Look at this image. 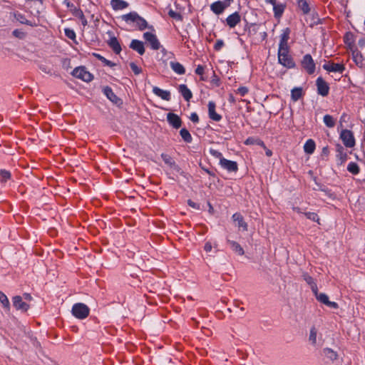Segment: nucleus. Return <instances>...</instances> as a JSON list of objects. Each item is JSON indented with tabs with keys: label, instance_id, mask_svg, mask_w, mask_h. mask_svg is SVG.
Instances as JSON below:
<instances>
[{
	"label": "nucleus",
	"instance_id": "nucleus-38",
	"mask_svg": "<svg viewBox=\"0 0 365 365\" xmlns=\"http://www.w3.org/2000/svg\"><path fill=\"white\" fill-rule=\"evenodd\" d=\"M14 18L16 21H19L21 24L31 25L30 21H28L25 16L21 13L16 12L14 14Z\"/></svg>",
	"mask_w": 365,
	"mask_h": 365
},
{
	"label": "nucleus",
	"instance_id": "nucleus-25",
	"mask_svg": "<svg viewBox=\"0 0 365 365\" xmlns=\"http://www.w3.org/2000/svg\"><path fill=\"white\" fill-rule=\"evenodd\" d=\"M227 243L230 245L231 249L237 255H243L245 252L242 247L239 243L232 240H227Z\"/></svg>",
	"mask_w": 365,
	"mask_h": 365
},
{
	"label": "nucleus",
	"instance_id": "nucleus-54",
	"mask_svg": "<svg viewBox=\"0 0 365 365\" xmlns=\"http://www.w3.org/2000/svg\"><path fill=\"white\" fill-rule=\"evenodd\" d=\"M103 63L106 65V66H110V67H113L114 66H115V63H113L112 61H109V60H107L106 58H103Z\"/></svg>",
	"mask_w": 365,
	"mask_h": 365
},
{
	"label": "nucleus",
	"instance_id": "nucleus-1",
	"mask_svg": "<svg viewBox=\"0 0 365 365\" xmlns=\"http://www.w3.org/2000/svg\"><path fill=\"white\" fill-rule=\"evenodd\" d=\"M121 19L128 24L133 25L140 31H143L148 27L146 20L139 16L138 14L135 11H132L121 16Z\"/></svg>",
	"mask_w": 365,
	"mask_h": 365
},
{
	"label": "nucleus",
	"instance_id": "nucleus-53",
	"mask_svg": "<svg viewBox=\"0 0 365 365\" xmlns=\"http://www.w3.org/2000/svg\"><path fill=\"white\" fill-rule=\"evenodd\" d=\"M169 15L170 16L174 18V19H180V15L173 11H169Z\"/></svg>",
	"mask_w": 365,
	"mask_h": 365
},
{
	"label": "nucleus",
	"instance_id": "nucleus-20",
	"mask_svg": "<svg viewBox=\"0 0 365 365\" xmlns=\"http://www.w3.org/2000/svg\"><path fill=\"white\" fill-rule=\"evenodd\" d=\"M130 47L136 51L140 55H143L145 53L143 43L139 40H133L130 43Z\"/></svg>",
	"mask_w": 365,
	"mask_h": 365
},
{
	"label": "nucleus",
	"instance_id": "nucleus-63",
	"mask_svg": "<svg viewBox=\"0 0 365 365\" xmlns=\"http://www.w3.org/2000/svg\"><path fill=\"white\" fill-rule=\"evenodd\" d=\"M80 19L81 20V21H82V24H83V26L87 25V23H88V22H87V20L86 19V18H85V16H83V19Z\"/></svg>",
	"mask_w": 365,
	"mask_h": 365
},
{
	"label": "nucleus",
	"instance_id": "nucleus-31",
	"mask_svg": "<svg viewBox=\"0 0 365 365\" xmlns=\"http://www.w3.org/2000/svg\"><path fill=\"white\" fill-rule=\"evenodd\" d=\"M302 96V90L301 88H294L291 91V97L294 101H298Z\"/></svg>",
	"mask_w": 365,
	"mask_h": 365
},
{
	"label": "nucleus",
	"instance_id": "nucleus-9",
	"mask_svg": "<svg viewBox=\"0 0 365 365\" xmlns=\"http://www.w3.org/2000/svg\"><path fill=\"white\" fill-rule=\"evenodd\" d=\"M323 68L329 72H334L342 73L345 70V67L343 64L334 63L333 62H327L323 65Z\"/></svg>",
	"mask_w": 365,
	"mask_h": 365
},
{
	"label": "nucleus",
	"instance_id": "nucleus-29",
	"mask_svg": "<svg viewBox=\"0 0 365 365\" xmlns=\"http://www.w3.org/2000/svg\"><path fill=\"white\" fill-rule=\"evenodd\" d=\"M304 279L306 282L310 285L311 289L313 292H316L317 290V284L314 282V279L307 274L303 275Z\"/></svg>",
	"mask_w": 365,
	"mask_h": 365
},
{
	"label": "nucleus",
	"instance_id": "nucleus-62",
	"mask_svg": "<svg viewBox=\"0 0 365 365\" xmlns=\"http://www.w3.org/2000/svg\"><path fill=\"white\" fill-rule=\"evenodd\" d=\"M340 151H344V148L341 145H337V153H340Z\"/></svg>",
	"mask_w": 365,
	"mask_h": 365
},
{
	"label": "nucleus",
	"instance_id": "nucleus-24",
	"mask_svg": "<svg viewBox=\"0 0 365 365\" xmlns=\"http://www.w3.org/2000/svg\"><path fill=\"white\" fill-rule=\"evenodd\" d=\"M110 4L114 10H120L128 6V4L123 0H111Z\"/></svg>",
	"mask_w": 365,
	"mask_h": 365
},
{
	"label": "nucleus",
	"instance_id": "nucleus-35",
	"mask_svg": "<svg viewBox=\"0 0 365 365\" xmlns=\"http://www.w3.org/2000/svg\"><path fill=\"white\" fill-rule=\"evenodd\" d=\"M347 170L354 175H357L359 173V167L356 163L351 162L347 166Z\"/></svg>",
	"mask_w": 365,
	"mask_h": 365
},
{
	"label": "nucleus",
	"instance_id": "nucleus-14",
	"mask_svg": "<svg viewBox=\"0 0 365 365\" xmlns=\"http://www.w3.org/2000/svg\"><path fill=\"white\" fill-rule=\"evenodd\" d=\"M241 17L238 12H235L228 16L226 19V23L230 28H234L237 24L240 22Z\"/></svg>",
	"mask_w": 365,
	"mask_h": 365
},
{
	"label": "nucleus",
	"instance_id": "nucleus-58",
	"mask_svg": "<svg viewBox=\"0 0 365 365\" xmlns=\"http://www.w3.org/2000/svg\"><path fill=\"white\" fill-rule=\"evenodd\" d=\"M64 4H66L67 7L71 8V10L73 9V7H75L72 3L67 0L64 1Z\"/></svg>",
	"mask_w": 365,
	"mask_h": 365
},
{
	"label": "nucleus",
	"instance_id": "nucleus-28",
	"mask_svg": "<svg viewBox=\"0 0 365 365\" xmlns=\"http://www.w3.org/2000/svg\"><path fill=\"white\" fill-rule=\"evenodd\" d=\"M285 9V5L282 3H277L273 7L274 16L276 18H279L282 16L284 11Z\"/></svg>",
	"mask_w": 365,
	"mask_h": 365
},
{
	"label": "nucleus",
	"instance_id": "nucleus-19",
	"mask_svg": "<svg viewBox=\"0 0 365 365\" xmlns=\"http://www.w3.org/2000/svg\"><path fill=\"white\" fill-rule=\"evenodd\" d=\"M178 91L181 93L184 99L187 101H189L192 97V93L191 91L185 84H180L178 86Z\"/></svg>",
	"mask_w": 365,
	"mask_h": 365
},
{
	"label": "nucleus",
	"instance_id": "nucleus-10",
	"mask_svg": "<svg viewBox=\"0 0 365 365\" xmlns=\"http://www.w3.org/2000/svg\"><path fill=\"white\" fill-rule=\"evenodd\" d=\"M12 302L14 307L21 312H26L29 308V305L23 301V297L21 296L14 297Z\"/></svg>",
	"mask_w": 365,
	"mask_h": 365
},
{
	"label": "nucleus",
	"instance_id": "nucleus-55",
	"mask_svg": "<svg viewBox=\"0 0 365 365\" xmlns=\"http://www.w3.org/2000/svg\"><path fill=\"white\" fill-rule=\"evenodd\" d=\"M327 306L331 307V308H333V309H336L338 308V304L337 303L334 302H331L329 300V302H327V304H326Z\"/></svg>",
	"mask_w": 365,
	"mask_h": 365
},
{
	"label": "nucleus",
	"instance_id": "nucleus-41",
	"mask_svg": "<svg viewBox=\"0 0 365 365\" xmlns=\"http://www.w3.org/2000/svg\"><path fill=\"white\" fill-rule=\"evenodd\" d=\"M337 160L339 164H343L347 159V154L344 151H340V153L336 155Z\"/></svg>",
	"mask_w": 365,
	"mask_h": 365
},
{
	"label": "nucleus",
	"instance_id": "nucleus-59",
	"mask_svg": "<svg viewBox=\"0 0 365 365\" xmlns=\"http://www.w3.org/2000/svg\"><path fill=\"white\" fill-rule=\"evenodd\" d=\"M265 2L272 4L273 7L277 4V0H265Z\"/></svg>",
	"mask_w": 365,
	"mask_h": 365
},
{
	"label": "nucleus",
	"instance_id": "nucleus-32",
	"mask_svg": "<svg viewBox=\"0 0 365 365\" xmlns=\"http://www.w3.org/2000/svg\"><path fill=\"white\" fill-rule=\"evenodd\" d=\"M323 354L326 357H327L331 361L335 360L337 357L336 353L329 348L324 349Z\"/></svg>",
	"mask_w": 365,
	"mask_h": 365
},
{
	"label": "nucleus",
	"instance_id": "nucleus-15",
	"mask_svg": "<svg viewBox=\"0 0 365 365\" xmlns=\"http://www.w3.org/2000/svg\"><path fill=\"white\" fill-rule=\"evenodd\" d=\"M167 120L175 128H179L181 126V120L176 114L172 113H168Z\"/></svg>",
	"mask_w": 365,
	"mask_h": 365
},
{
	"label": "nucleus",
	"instance_id": "nucleus-43",
	"mask_svg": "<svg viewBox=\"0 0 365 365\" xmlns=\"http://www.w3.org/2000/svg\"><path fill=\"white\" fill-rule=\"evenodd\" d=\"M64 33L66 37H68L70 39H75L76 38V33L73 30L70 29H65Z\"/></svg>",
	"mask_w": 365,
	"mask_h": 365
},
{
	"label": "nucleus",
	"instance_id": "nucleus-6",
	"mask_svg": "<svg viewBox=\"0 0 365 365\" xmlns=\"http://www.w3.org/2000/svg\"><path fill=\"white\" fill-rule=\"evenodd\" d=\"M340 138L347 148H353L355 145V138L352 132L349 130H342L340 133Z\"/></svg>",
	"mask_w": 365,
	"mask_h": 365
},
{
	"label": "nucleus",
	"instance_id": "nucleus-7",
	"mask_svg": "<svg viewBox=\"0 0 365 365\" xmlns=\"http://www.w3.org/2000/svg\"><path fill=\"white\" fill-rule=\"evenodd\" d=\"M143 38L150 44L152 49L158 50L160 48V43L154 34L145 32L143 34Z\"/></svg>",
	"mask_w": 365,
	"mask_h": 365
},
{
	"label": "nucleus",
	"instance_id": "nucleus-16",
	"mask_svg": "<svg viewBox=\"0 0 365 365\" xmlns=\"http://www.w3.org/2000/svg\"><path fill=\"white\" fill-rule=\"evenodd\" d=\"M103 92L104 95L113 103L117 104L120 100L117 96L113 93L111 88L109 86H106L103 88Z\"/></svg>",
	"mask_w": 365,
	"mask_h": 365
},
{
	"label": "nucleus",
	"instance_id": "nucleus-61",
	"mask_svg": "<svg viewBox=\"0 0 365 365\" xmlns=\"http://www.w3.org/2000/svg\"><path fill=\"white\" fill-rule=\"evenodd\" d=\"M94 56L103 63V58H105L103 56H102L101 55H100L98 53H94Z\"/></svg>",
	"mask_w": 365,
	"mask_h": 365
},
{
	"label": "nucleus",
	"instance_id": "nucleus-5",
	"mask_svg": "<svg viewBox=\"0 0 365 365\" xmlns=\"http://www.w3.org/2000/svg\"><path fill=\"white\" fill-rule=\"evenodd\" d=\"M72 75L85 82H90L93 80V75L83 66L76 68L72 71Z\"/></svg>",
	"mask_w": 365,
	"mask_h": 365
},
{
	"label": "nucleus",
	"instance_id": "nucleus-27",
	"mask_svg": "<svg viewBox=\"0 0 365 365\" xmlns=\"http://www.w3.org/2000/svg\"><path fill=\"white\" fill-rule=\"evenodd\" d=\"M304 150L306 153L312 154L315 150V143L313 140L309 139L304 145Z\"/></svg>",
	"mask_w": 365,
	"mask_h": 365
},
{
	"label": "nucleus",
	"instance_id": "nucleus-17",
	"mask_svg": "<svg viewBox=\"0 0 365 365\" xmlns=\"http://www.w3.org/2000/svg\"><path fill=\"white\" fill-rule=\"evenodd\" d=\"M153 92L157 96L165 101L170 100V93L168 91L163 90L157 86L153 88Z\"/></svg>",
	"mask_w": 365,
	"mask_h": 365
},
{
	"label": "nucleus",
	"instance_id": "nucleus-21",
	"mask_svg": "<svg viewBox=\"0 0 365 365\" xmlns=\"http://www.w3.org/2000/svg\"><path fill=\"white\" fill-rule=\"evenodd\" d=\"M233 220L237 222V226L240 229L242 228V230L245 231L247 230V225L244 221V219L242 216L239 213H235L232 215Z\"/></svg>",
	"mask_w": 365,
	"mask_h": 365
},
{
	"label": "nucleus",
	"instance_id": "nucleus-48",
	"mask_svg": "<svg viewBox=\"0 0 365 365\" xmlns=\"http://www.w3.org/2000/svg\"><path fill=\"white\" fill-rule=\"evenodd\" d=\"M162 158L163 159L164 162L168 165H172L174 163L172 160V158L167 155L163 154Z\"/></svg>",
	"mask_w": 365,
	"mask_h": 365
},
{
	"label": "nucleus",
	"instance_id": "nucleus-11",
	"mask_svg": "<svg viewBox=\"0 0 365 365\" xmlns=\"http://www.w3.org/2000/svg\"><path fill=\"white\" fill-rule=\"evenodd\" d=\"M316 83L318 93L322 96H327L329 90L328 84L321 77L317 79Z\"/></svg>",
	"mask_w": 365,
	"mask_h": 365
},
{
	"label": "nucleus",
	"instance_id": "nucleus-56",
	"mask_svg": "<svg viewBox=\"0 0 365 365\" xmlns=\"http://www.w3.org/2000/svg\"><path fill=\"white\" fill-rule=\"evenodd\" d=\"M205 250L206 252H210L212 250V245L210 242H207L205 245V247H204Z\"/></svg>",
	"mask_w": 365,
	"mask_h": 365
},
{
	"label": "nucleus",
	"instance_id": "nucleus-12",
	"mask_svg": "<svg viewBox=\"0 0 365 365\" xmlns=\"http://www.w3.org/2000/svg\"><path fill=\"white\" fill-rule=\"evenodd\" d=\"M220 165L229 172H236L238 169L236 162L225 158L221 159Z\"/></svg>",
	"mask_w": 365,
	"mask_h": 365
},
{
	"label": "nucleus",
	"instance_id": "nucleus-42",
	"mask_svg": "<svg viewBox=\"0 0 365 365\" xmlns=\"http://www.w3.org/2000/svg\"><path fill=\"white\" fill-rule=\"evenodd\" d=\"M304 215L308 219H309L314 222H318L319 220L318 215L314 212H304Z\"/></svg>",
	"mask_w": 365,
	"mask_h": 365
},
{
	"label": "nucleus",
	"instance_id": "nucleus-2",
	"mask_svg": "<svg viewBox=\"0 0 365 365\" xmlns=\"http://www.w3.org/2000/svg\"><path fill=\"white\" fill-rule=\"evenodd\" d=\"M278 61L283 66L292 68L295 66V63L289 54V47L279 46Z\"/></svg>",
	"mask_w": 365,
	"mask_h": 365
},
{
	"label": "nucleus",
	"instance_id": "nucleus-4",
	"mask_svg": "<svg viewBox=\"0 0 365 365\" xmlns=\"http://www.w3.org/2000/svg\"><path fill=\"white\" fill-rule=\"evenodd\" d=\"M233 0L217 1L210 4V10L216 15H220L228 8Z\"/></svg>",
	"mask_w": 365,
	"mask_h": 365
},
{
	"label": "nucleus",
	"instance_id": "nucleus-26",
	"mask_svg": "<svg viewBox=\"0 0 365 365\" xmlns=\"http://www.w3.org/2000/svg\"><path fill=\"white\" fill-rule=\"evenodd\" d=\"M108 45L116 53H119L121 51V48L118 39L115 36H112L108 41Z\"/></svg>",
	"mask_w": 365,
	"mask_h": 365
},
{
	"label": "nucleus",
	"instance_id": "nucleus-45",
	"mask_svg": "<svg viewBox=\"0 0 365 365\" xmlns=\"http://www.w3.org/2000/svg\"><path fill=\"white\" fill-rule=\"evenodd\" d=\"M73 11V14L76 16V17H78L79 19H83V11L79 9H77L76 6L73 7V9L71 10Z\"/></svg>",
	"mask_w": 365,
	"mask_h": 365
},
{
	"label": "nucleus",
	"instance_id": "nucleus-50",
	"mask_svg": "<svg viewBox=\"0 0 365 365\" xmlns=\"http://www.w3.org/2000/svg\"><path fill=\"white\" fill-rule=\"evenodd\" d=\"M224 46V42L222 40H217L216 43H215L214 48L216 51H220L222 46Z\"/></svg>",
	"mask_w": 365,
	"mask_h": 365
},
{
	"label": "nucleus",
	"instance_id": "nucleus-44",
	"mask_svg": "<svg viewBox=\"0 0 365 365\" xmlns=\"http://www.w3.org/2000/svg\"><path fill=\"white\" fill-rule=\"evenodd\" d=\"M130 67L135 75L140 74L142 71L141 68H139L135 63H130Z\"/></svg>",
	"mask_w": 365,
	"mask_h": 365
},
{
	"label": "nucleus",
	"instance_id": "nucleus-36",
	"mask_svg": "<svg viewBox=\"0 0 365 365\" xmlns=\"http://www.w3.org/2000/svg\"><path fill=\"white\" fill-rule=\"evenodd\" d=\"M317 329L314 327H312L309 332V341L311 342L312 345H316L317 344Z\"/></svg>",
	"mask_w": 365,
	"mask_h": 365
},
{
	"label": "nucleus",
	"instance_id": "nucleus-8",
	"mask_svg": "<svg viewBox=\"0 0 365 365\" xmlns=\"http://www.w3.org/2000/svg\"><path fill=\"white\" fill-rule=\"evenodd\" d=\"M303 68L309 73L312 74L315 71V63L309 54H307L303 57L302 61Z\"/></svg>",
	"mask_w": 365,
	"mask_h": 365
},
{
	"label": "nucleus",
	"instance_id": "nucleus-51",
	"mask_svg": "<svg viewBox=\"0 0 365 365\" xmlns=\"http://www.w3.org/2000/svg\"><path fill=\"white\" fill-rule=\"evenodd\" d=\"M248 93V89L247 87H240L237 89V93H239L241 96H245Z\"/></svg>",
	"mask_w": 365,
	"mask_h": 365
},
{
	"label": "nucleus",
	"instance_id": "nucleus-23",
	"mask_svg": "<svg viewBox=\"0 0 365 365\" xmlns=\"http://www.w3.org/2000/svg\"><path fill=\"white\" fill-rule=\"evenodd\" d=\"M290 30L287 28L285 29L280 36V42L279 46L289 47L288 40L289 38Z\"/></svg>",
	"mask_w": 365,
	"mask_h": 365
},
{
	"label": "nucleus",
	"instance_id": "nucleus-30",
	"mask_svg": "<svg viewBox=\"0 0 365 365\" xmlns=\"http://www.w3.org/2000/svg\"><path fill=\"white\" fill-rule=\"evenodd\" d=\"M323 121L328 128H334L336 124V120L330 115H325Z\"/></svg>",
	"mask_w": 365,
	"mask_h": 365
},
{
	"label": "nucleus",
	"instance_id": "nucleus-3",
	"mask_svg": "<svg viewBox=\"0 0 365 365\" xmlns=\"http://www.w3.org/2000/svg\"><path fill=\"white\" fill-rule=\"evenodd\" d=\"M72 314L78 319H85L89 314V308L83 303H76L72 307Z\"/></svg>",
	"mask_w": 365,
	"mask_h": 365
},
{
	"label": "nucleus",
	"instance_id": "nucleus-64",
	"mask_svg": "<svg viewBox=\"0 0 365 365\" xmlns=\"http://www.w3.org/2000/svg\"><path fill=\"white\" fill-rule=\"evenodd\" d=\"M260 35L262 39H265L267 37V33L265 31L260 33Z\"/></svg>",
	"mask_w": 365,
	"mask_h": 365
},
{
	"label": "nucleus",
	"instance_id": "nucleus-34",
	"mask_svg": "<svg viewBox=\"0 0 365 365\" xmlns=\"http://www.w3.org/2000/svg\"><path fill=\"white\" fill-rule=\"evenodd\" d=\"M318 301L320 302L327 304L329 302V297L326 294L324 293H318V289L316 292H313Z\"/></svg>",
	"mask_w": 365,
	"mask_h": 365
},
{
	"label": "nucleus",
	"instance_id": "nucleus-13",
	"mask_svg": "<svg viewBox=\"0 0 365 365\" xmlns=\"http://www.w3.org/2000/svg\"><path fill=\"white\" fill-rule=\"evenodd\" d=\"M208 114L210 118L215 121H220L222 116L215 111V103L213 101L208 103Z\"/></svg>",
	"mask_w": 365,
	"mask_h": 365
},
{
	"label": "nucleus",
	"instance_id": "nucleus-22",
	"mask_svg": "<svg viewBox=\"0 0 365 365\" xmlns=\"http://www.w3.org/2000/svg\"><path fill=\"white\" fill-rule=\"evenodd\" d=\"M170 66L172 70L178 75H182L185 73L184 66L177 61H170Z\"/></svg>",
	"mask_w": 365,
	"mask_h": 365
},
{
	"label": "nucleus",
	"instance_id": "nucleus-18",
	"mask_svg": "<svg viewBox=\"0 0 365 365\" xmlns=\"http://www.w3.org/2000/svg\"><path fill=\"white\" fill-rule=\"evenodd\" d=\"M352 56L354 61L359 67L365 68V58L359 51H353Z\"/></svg>",
	"mask_w": 365,
	"mask_h": 365
},
{
	"label": "nucleus",
	"instance_id": "nucleus-33",
	"mask_svg": "<svg viewBox=\"0 0 365 365\" xmlns=\"http://www.w3.org/2000/svg\"><path fill=\"white\" fill-rule=\"evenodd\" d=\"M0 302L6 311L10 309V304L7 297L0 291Z\"/></svg>",
	"mask_w": 365,
	"mask_h": 365
},
{
	"label": "nucleus",
	"instance_id": "nucleus-60",
	"mask_svg": "<svg viewBox=\"0 0 365 365\" xmlns=\"http://www.w3.org/2000/svg\"><path fill=\"white\" fill-rule=\"evenodd\" d=\"M23 297H24V299L25 300H27V301H30L31 299V295L29 294H27V293L24 294Z\"/></svg>",
	"mask_w": 365,
	"mask_h": 365
},
{
	"label": "nucleus",
	"instance_id": "nucleus-39",
	"mask_svg": "<svg viewBox=\"0 0 365 365\" xmlns=\"http://www.w3.org/2000/svg\"><path fill=\"white\" fill-rule=\"evenodd\" d=\"M11 178V173L6 170H0V181L6 182Z\"/></svg>",
	"mask_w": 365,
	"mask_h": 365
},
{
	"label": "nucleus",
	"instance_id": "nucleus-47",
	"mask_svg": "<svg viewBox=\"0 0 365 365\" xmlns=\"http://www.w3.org/2000/svg\"><path fill=\"white\" fill-rule=\"evenodd\" d=\"M12 34L15 37L19 38H23L25 36V34L22 31L19 29H15L14 31H13Z\"/></svg>",
	"mask_w": 365,
	"mask_h": 365
},
{
	"label": "nucleus",
	"instance_id": "nucleus-49",
	"mask_svg": "<svg viewBox=\"0 0 365 365\" xmlns=\"http://www.w3.org/2000/svg\"><path fill=\"white\" fill-rule=\"evenodd\" d=\"M204 73V67L202 66L198 65L195 69V73L200 76H202ZM201 80H204V78L201 76Z\"/></svg>",
	"mask_w": 365,
	"mask_h": 365
},
{
	"label": "nucleus",
	"instance_id": "nucleus-37",
	"mask_svg": "<svg viewBox=\"0 0 365 365\" xmlns=\"http://www.w3.org/2000/svg\"><path fill=\"white\" fill-rule=\"evenodd\" d=\"M180 134L182 138L185 142L190 143L192 141V136L187 129H185V128L181 129L180 131Z\"/></svg>",
	"mask_w": 365,
	"mask_h": 365
},
{
	"label": "nucleus",
	"instance_id": "nucleus-46",
	"mask_svg": "<svg viewBox=\"0 0 365 365\" xmlns=\"http://www.w3.org/2000/svg\"><path fill=\"white\" fill-rule=\"evenodd\" d=\"M210 153L215 158H219L220 161L221 160V159L224 158L222 157V155L220 152H219L218 150H214V149H210Z\"/></svg>",
	"mask_w": 365,
	"mask_h": 365
},
{
	"label": "nucleus",
	"instance_id": "nucleus-40",
	"mask_svg": "<svg viewBox=\"0 0 365 365\" xmlns=\"http://www.w3.org/2000/svg\"><path fill=\"white\" fill-rule=\"evenodd\" d=\"M298 6L304 14H307L309 11V7L306 0H299Z\"/></svg>",
	"mask_w": 365,
	"mask_h": 365
},
{
	"label": "nucleus",
	"instance_id": "nucleus-57",
	"mask_svg": "<svg viewBox=\"0 0 365 365\" xmlns=\"http://www.w3.org/2000/svg\"><path fill=\"white\" fill-rule=\"evenodd\" d=\"M188 205L194 208H196V209H198L199 208V206L196 205V203H195L194 202L191 201V200H188L187 202Z\"/></svg>",
	"mask_w": 365,
	"mask_h": 365
},
{
	"label": "nucleus",
	"instance_id": "nucleus-52",
	"mask_svg": "<svg viewBox=\"0 0 365 365\" xmlns=\"http://www.w3.org/2000/svg\"><path fill=\"white\" fill-rule=\"evenodd\" d=\"M190 119L193 122V123H197L199 121V118H198V115H197L196 113H191L190 115Z\"/></svg>",
	"mask_w": 365,
	"mask_h": 365
}]
</instances>
